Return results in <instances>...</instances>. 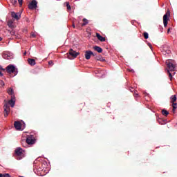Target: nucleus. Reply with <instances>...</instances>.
I'll return each instance as SVG.
<instances>
[{"label": "nucleus", "mask_w": 177, "mask_h": 177, "mask_svg": "<svg viewBox=\"0 0 177 177\" xmlns=\"http://www.w3.org/2000/svg\"><path fill=\"white\" fill-rule=\"evenodd\" d=\"M16 97L12 98L8 101V102L5 100V104L3 106L4 109V117H8L9 115V113H10V106H9V104H10L11 107H15V103H16L15 101Z\"/></svg>", "instance_id": "f257e3e1"}, {"label": "nucleus", "mask_w": 177, "mask_h": 177, "mask_svg": "<svg viewBox=\"0 0 177 177\" xmlns=\"http://www.w3.org/2000/svg\"><path fill=\"white\" fill-rule=\"evenodd\" d=\"M167 64V67L169 70H167V73L169 74V77L170 80H172V73L171 72L175 71L176 70V64H175V61L172 59H168L166 62Z\"/></svg>", "instance_id": "f03ea898"}, {"label": "nucleus", "mask_w": 177, "mask_h": 177, "mask_svg": "<svg viewBox=\"0 0 177 177\" xmlns=\"http://www.w3.org/2000/svg\"><path fill=\"white\" fill-rule=\"evenodd\" d=\"M15 157L17 160H23L26 157V151L20 147L17 148L15 149Z\"/></svg>", "instance_id": "7ed1b4c3"}, {"label": "nucleus", "mask_w": 177, "mask_h": 177, "mask_svg": "<svg viewBox=\"0 0 177 177\" xmlns=\"http://www.w3.org/2000/svg\"><path fill=\"white\" fill-rule=\"evenodd\" d=\"M35 143V139H34V137L32 136L27 137L25 142L24 141L21 142V145L24 147H27V145H34Z\"/></svg>", "instance_id": "20e7f679"}, {"label": "nucleus", "mask_w": 177, "mask_h": 177, "mask_svg": "<svg viewBox=\"0 0 177 177\" xmlns=\"http://www.w3.org/2000/svg\"><path fill=\"white\" fill-rule=\"evenodd\" d=\"M66 55H67L68 59H70V60H71V59H75V57H77V56H78L80 53L73 50V48H71L69 50V55L68 54H66Z\"/></svg>", "instance_id": "39448f33"}, {"label": "nucleus", "mask_w": 177, "mask_h": 177, "mask_svg": "<svg viewBox=\"0 0 177 177\" xmlns=\"http://www.w3.org/2000/svg\"><path fill=\"white\" fill-rule=\"evenodd\" d=\"M6 70L8 74H12L14 73L15 75H17V71H16V67L13 65H8L6 68Z\"/></svg>", "instance_id": "423d86ee"}, {"label": "nucleus", "mask_w": 177, "mask_h": 177, "mask_svg": "<svg viewBox=\"0 0 177 177\" xmlns=\"http://www.w3.org/2000/svg\"><path fill=\"white\" fill-rule=\"evenodd\" d=\"M38 2H37V0H32L29 4H28V8L29 9L33 10V9H37Z\"/></svg>", "instance_id": "0eeeda50"}, {"label": "nucleus", "mask_w": 177, "mask_h": 177, "mask_svg": "<svg viewBox=\"0 0 177 177\" xmlns=\"http://www.w3.org/2000/svg\"><path fill=\"white\" fill-rule=\"evenodd\" d=\"M95 53H93V52H92L91 50H86L85 51V59L86 60H89V59H91V56H95Z\"/></svg>", "instance_id": "6e6552de"}, {"label": "nucleus", "mask_w": 177, "mask_h": 177, "mask_svg": "<svg viewBox=\"0 0 177 177\" xmlns=\"http://www.w3.org/2000/svg\"><path fill=\"white\" fill-rule=\"evenodd\" d=\"M169 12H167L164 16H163V24L165 27H167L168 26V16H169Z\"/></svg>", "instance_id": "1a4fd4ad"}, {"label": "nucleus", "mask_w": 177, "mask_h": 177, "mask_svg": "<svg viewBox=\"0 0 177 177\" xmlns=\"http://www.w3.org/2000/svg\"><path fill=\"white\" fill-rule=\"evenodd\" d=\"M7 93L11 96L12 99H15V91H13V88L12 87L7 89Z\"/></svg>", "instance_id": "9d476101"}, {"label": "nucleus", "mask_w": 177, "mask_h": 177, "mask_svg": "<svg viewBox=\"0 0 177 177\" xmlns=\"http://www.w3.org/2000/svg\"><path fill=\"white\" fill-rule=\"evenodd\" d=\"M97 39L99 41H100V42H104L106 41V37H103L102 35H100V34H99L98 32H96L95 34Z\"/></svg>", "instance_id": "9b49d317"}, {"label": "nucleus", "mask_w": 177, "mask_h": 177, "mask_svg": "<svg viewBox=\"0 0 177 177\" xmlns=\"http://www.w3.org/2000/svg\"><path fill=\"white\" fill-rule=\"evenodd\" d=\"M15 128H16L18 131L21 129V123L19 121H16L14 123Z\"/></svg>", "instance_id": "f8f14e48"}, {"label": "nucleus", "mask_w": 177, "mask_h": 177, "mask_svg": "<svg viewBox=\"0 0 177 177\" xmlns=\"http://www.w3.org/2000/svg\"><path fill=\"white\" fill-rule=\"evenodd\" d=\"M11 16L13 19H15V20H19L20 19V15H17V14H16V12H11Z\"/></svg>", "instance_id": "ddd939ff"}, {"label": "nucleus", "mask_w": 177, "mask_h": 177, "mask_svg": "<svg viewBox=\"0 0 177 177\" xmlns=\"http://www.w3.org/2000/svg\"><path fill=\"white\" fill-rule=\"evenodd\" d=\"M93 48L96 52H98V53H102V52H103V49L100 46H95L93 47Z\"/></svg>", "instance_id": "4468645a"}, {"label": "nucleus", "mask_w": 177, "mask_h": 177, "mask_svg": "<svg viewBox=\"0 0 177 177\" xmlns=\"http://www.w3.org/2000/svg\"><path fill=\"white\" fill-rule=\"evenodd\" d=\"M28 63L30 66H35V59H31V58H28Z\"/></svg>", "instance_id": "2eb2a0df"}, {"label": "nucleus", "mask_w": 177, "mask_h": 177, "mask_svg": "<svg viewBox=\"0 0 177 177\" xmlns=\"http://www.w3.org/2000/svg\"><path fill=\"white\" fill-rule=\"evenodd\" d=\"M96 60H98L100 62H104V59L103 58V57H102V55H99L96 57Z\"/></svg>", "instance_id": "dca6fc26"}, {"label": "nucleus", "mask_w": 177, "mask_h": 177, "mask_svg": "<svg viewBox=\"0 0 177 177\" xmlns=\"http://www.w3.org/2000/svg\"><path fill=\"white\" fill-rule=\"evenodd\" d=\"M83 24H82V27H84V26H86V24H88V19H86V18L83 19Z\"/></svg>", "instance_id": "f3484780"}, {"label": "nucleus", "mask_w": 177, "mask_h": 177, "mask_svg": "<svg viewBox=\"0 0 177 177\" xmlns=\"http://www.w3.org/2000/svg\"><path fill=\"white\" fill-rule=\"evenodd\" d=\"M162 115L167 116V115H168V114H169V113L167 110L163 109V110L162 111Z\"/></svg>", "instance_id": "a211bd4d"}, {"label": "nucleus", "mask_w": 177, "mask_h": 177, "mask_svg": "<svg viewBox=\"0 0 177 177\" xmlns=\"http://www.w3.org/2000/svg\"><path fill=\"white\" fill-rule=\"evenodd\" d=\"M0 177H12L9 175V174H1L0 173Z\"/></svg>", "instance_id": "6ab92c4d"}, {"label": "nucleus", "mask_w": 177, "mask_h": 177, "mask_svg": "<svg viewBox=\"0 0 177 177\" xmlns=\"http://www.w3.org/2000/svg\"><path fill=\"white\" fill-rule=\"evenodd\" d=\"M172 107H173V111H175L177 109V104L175 102H173Z\"/></svg>", "instance_id": "aec40b11"}, {"label": "nucleus", "mask_w": 177, "mask_h": 177, "mask_svg": "<svg viewBox=\"0 0 177 177\" xmlns=\"http://www.w3.org/2000/svg\"><path fill=\"white\" fill-rule=\"evenodd\" d=\"M162 52L163 55H167V53L168 55H169V53H171V51L169 50H163Z\"/></svg>", "instance_id": "412c9836"}, {"label": "nucleus", "mask_w": 177, "mask_h": 177, "mask_svg": "<svg viewBox=\"0 0 177 177\" xmlns=\"http://www.w3.org/2000/svg\"><path fill=\"white\" fill-rule=\"evenodd\" d=\"M171 99L172 103H175V102H176V97L175 95H172L171 97Z\"/></svg>", "instance_id": "4be33fe9"}, {"label": "nucleus", "mask_w": 177, "mask_h": 177, "mask_svg": "<svg viewBox=\"0 0 177 177\" xmlns=\"http://www.w3.org/2000/svg\"><path fill=\"white\" fill-rule=\"evenodd\" d=\"M66 8L68 10H71V6H70V3L66 2Z\"/></svg>", "instance_id": "5701e85b"}, {"label": "nucleus", "mask_w": 177, "mask_h": 177, "mask_svg": "<svg viewBox=\"0 0 177 177\" xmlns=\"http://www.w3.org/2000/svg\"><path fill=\"white\" fill-rule=\"evenodd\" d=\"M144 37L145 38V39H147L149 38V33L145 32H144Z\"/></svg>", "instance_id": "b1692460"}, {"label": "nucleus", "mask_w": 177, "mask_h": 177, "mask_svg": "<svg viewBox=\"0 0 177 177\" xmlns=\"http://www.w3.org/2000/svg\"><path fill=\"white\" fill-rule=\"evenodd\" d=\"M11 3H12V5H16V3H17V0H10Z\"/></svg>", "instance_id": "393cba45"}, {"label": "nucleus", "mask_w": 177, "mask_h": 177, "mask_svg": "<svg viewBox=\"0 0 177 177\" xmlns=\"http://www.w3.org/2000/svg\"><path fill=\"white\" fill-rule=\"evenodd\" d=\"M18 3H19L20 6H22V5H23V0H18Z\"/></svg>", "instance_id": "a878e982"}, {"label": "nucleus", "mask_w": 177, "mask_h": 177, "mask_svg": "<svg viewBox=\"0 0 177 177\" xmlns=\"http://www.w3.org/2000/svg\"><path fill=\"white\" fill-rule=\"evenodd\" d=\"M8 27L12 28V21H8Z\"/></svg>", "instance_id": "bb28decb"}, {"label": "nucleus", "mask_w": 177, "mask_h": 177, "mask_svg": "<svg viewBox=\"0 0 177 177\" xmlns=\"http://www.w3.org/2000/svg\"><path fill=\"white\" fill-rule=\"evenodd\" d=\"M48 64H49V66H52V64H53V62L49 61Z\"/></svg>", "instance_id": "cd10ccee"}, {"label": "nucleus", "mask_w": 177, "mask_h": 177, "mask_svg": "<svg viewBox=\"0 0 177 177\" xmlns=\"http://www.w3.org/2000/svg\"><path fill=\"white\" fill-rule=\"evenodd\" d=\"M0 71H5V68H2V66H0Z\"/></svg>", "instance_id": "c85d7f7f"}, {"label": "nucleus", "mask_w": 177, "mask_h": 177, "mask_svg": "<svg viewBox=\"0 0 177 177\" xmlns=\"http://www.w3.org/2000/svg\"><path fill=\"white\" fill-rule=\"evenodd\" d=\"M0 77H3V73H2V71H0Z\"/></svg>", "instance_id": "c756f323"}, {"label": "nucleus", "mask_w": 177, "mask_h": 177, "mask_svg": "<svg viewBox=\"0 0 177 177\" xmlns=\"http://www.w3.org/2000/svg\"><path fill=\"white\" fill-rule=\"evenodd\" d=\"M31 37H32V38H35V35L34 33H32Z\"/></svg>", "instance_id": "7c9ffc66"}, {"label": "nucleus", "mask_w": 177, "mask_h": 177, "mask_svg": "<svg viewBox=\"0 0 177 177\" xmlns=\"http://www.w3.org/2000/svg\"><path fill=\"white\" fill-rule=\"evenodd\" d=\"M11 35H15V31L11 32Z\"/></svg>", "instance_id": "2f4dec72"}, {"label": "nucleus", "mask_w": 177, "mask_h": 177, "mask_svg": "<svg viewBox=\"0 0 177 177\" xmlns=\"http://www.w3.org/2000/svg\"><path fill=\"white\" fill-rule=\"evenodd\" d=\"M149 46L150 49H151V50L153 49V46H151V44H149Z\"/></svg>", "instance_id": "473e14b6"}, {"label": "nucleus", "mask_w": 177, "mask_h": 177, "mask_svg": "<svg viewBox=\"0 0 177 177\" xmlns=\"http://www.w3.org/2000/svg\"><path fill=\"white\" fill-rule=\"evenodd\" d=\"M72 26H73L74 28H75V24H72Z\"/></svg>", "instance_id": "72a5a7b5"}, {"label": "nucleus", "mask_w": 177, "mask_h": 177, "mask_svg": "<svg viewBox=\"0 0 177 177\" xmlns=\"http://www.w3.org/2000/svg\"><path fill=\"white\" fill-rule=\"evenodd\" d=\"M26 55H27V52L25 51V52L24 53V56H26Z\"/></svg>", "instance_id": "f704fd0d"}, {"label": "nucleus", "mask_w": 177, "mask_h": 177, "mask_svg": "<svg viewBox=\"0 0 177 177\" xmlns=\"http://www.w3.org/2000/svg\"><path fill=\"white\" fill-rule=\"evenodd\" d=\"M169 31H171V28H169L167 30L168 34H169Z\"/></svg>", "instance_id": "c9c22d12"}, {"label": "nucleus", "mask_w": 177, "mask_h": 177, "mask_svg": "<svg viewBox=\"0 0 177 177\" xmlns=\"http://www.w3.org/2000/svg\"><path fill=\"white\" fill-rule=\"evenodd\" d=\"M82 107H84L85 106V104H81Z\"/></svg>", "instance_id": "e433bc0d"}, {"label": "nucleus", "mask_w": 177, "mask_h": 177, "mask_svg": "<svg viewBox=\"0 0 177 177\" xmlns=\"http://www.w3.org/2000/svg\"><path fill=\"white\" fill-rule=\"evenodd\" d=\"M0 41H2V37H0Z\"/></svg>", "instance_id": "4c0bfd02"}, {"label": "nucleus", "mask_w": 177, "mask_h": 177, "mask_svg": "<svg viewBox=\"0 0 177 177\" xmlns=\"http://www.w3.org/2000/svg\"><path fill=\"white\" fill-rule=\"evenodd\" d=\"M135 95H136V96H138V94H137V93H136Z\"/></svg>", "instance_id": "58836bf2"}]
</instances>
